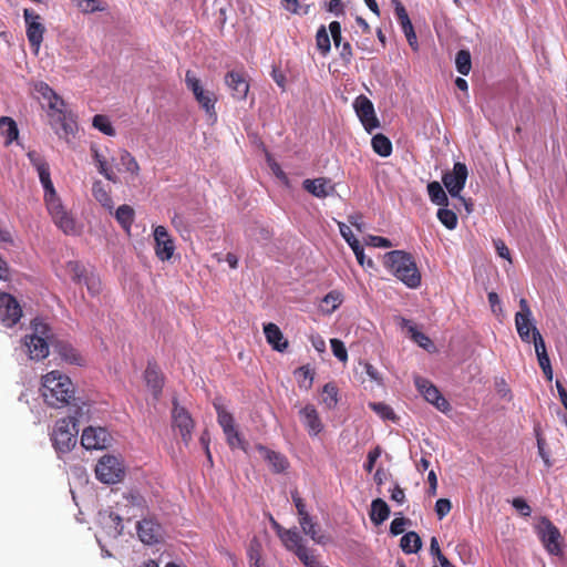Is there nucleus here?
<instances>
[{
    "label": "nucleus",
    "instance_id": "nucleus-48",
    "mask_svg": "<svg viewBox=\"0 0 567 567\" xmlns=\"http://www.w3.org/2000/svg\"><path fill=\"white\" fill-rule=\"evenodd\" d=\"M76 7L83 13H93L96 11H104L106 6L102 3L100 0H75Z\"/></svg>",
    "mask_w": 567,
    "mask_h": 567
},
{
    "label": "nucleus",
    "instance_id": "nucleus-5",
    "mask_svg": "<svg viewBox=\"0 0 567 567\" xmlns=\"http://www.w3.org/2000/svg\"><path fill=\"white\" fill-rule=\"evenodd\" d=\"M78 426L74 416L60 419L55 422L51 440L59 453H69L78 442Z\"/></svg>",
    "mask_w": 567,
    "mask_h": 567
},
{
    "label": "nucleus",
    "instance_id": "nucleus-35",
    "mask_svg": "<svg viewBox=\"0 0 567 567\" xmlns=\"http://www.w3.org/2000/svg\"><path fill=\"white\" fill-rule=\"evenodd\" d=\"M371 145L378 155L388 157L392 154L393 147L391 141L382 133L375 134L371 140Z\"/></svg>",
    "mask_w": 567,
    "mask_h": 567
},
{
    "label": "nucleus",
    "instance_id": "nucleus-40",
    "mask_svg": "<svg viewBox=\"0 0 567 567\" xmlns=\"http://www.w3.org/2000/svg\"><path fill=\"white\" fill-rule=\"evenodd\" d=\"M338 388L334 383L329 382L322 389V403L327 409H334L338 404Z\"/></svg>",
    "mask_w": 567,
    "mask_h": 567
},
{
    "label": "nucleus",
    "instance_id": "nucleus-38",
    "mask_svg": "<svg viewBox=\"0 0 567 567\" xmlns=\"http://www.w3.org/2000/svg\"><path fill=\"white\" fill-rule=\"evenodd\" d=\"M271 526L276 530L277 536L282 542L284 546L286 547L288 544H296V540L298 539V535H300L296 529H286L284 528L277 520H275L272 517L270 518Z\"/></svg>",
    "mask_w": 567,
    "mask_h": 567
},
{
    "label": "nucleus",
    "instance_id": "nucleus-31",
    "mask_svg": "<svg viewBox=\"0 0 567 567\" xmlns=\"http://www.w3.org/2000/svg\"><path fill=\"white\" fill-rule=\"evenodd\" d=\"M390 516V507L382 498L373 499L371 503L370 519L374 525H380Z\"/></svg>",
    "mask_w": 567,
    "mask_h": 567
},
{
    "label": "nucleus",
    "instance_id": "nucleus-56",
    "mask_svg": "<svg viewBox=\"0 0 567 567\" xmlns=\"http://www.w3.org/2000/svg\"><path fill=\"white\" fill-rule=\"evenodd\" d=\"M43 188H44V202L45 205L51 204L53 202L59 200L60 198L56 195L55 188L53 186V183L50 179L41 182Z\"/></svg>",
    "mask_w": 567,
    "mask_h": 567
},
{
    "label": "nucleus",
    "instance_id": "nucleus-54",
    "mask_svg": "<svg viewBox=\"0 0 567 567\" xmlns=\"http://www.w3.org/2000/svg\"><path fill=\"white\" fill-rule=\"evenodd\" d=\"M330 344L333 355L340 361L346 362L348 360V352L344 343L339 339H331Z\"/></svg>",
    "mask_w": 567,
    "mask_h": 567
},
{
    "label": "nucleus",
    "instance_id": "nucleus-58",
    "mask_svg": "<svg viewBox=\"0 0 567 567\" xmlns=\"http://www.w3.org/2000/svg\"><path fill=\"white\" fill-rule=\"evenodd\" d=\"M381 453H382V450L379 445H377L374 449H372L369 453H368V456H367V461L363 465L364 470L368 472V473H371L374 465H375V462L378 461V458L381 456Z\"/></svg>",
    "mask_w": 567,
    "mask_h": 567
},
{
    "label": "nucleus",
    "instance_id": "nucleus-24",
    "mask_svg": "<svg viewBox=\"0 0 567 567\" xmlns=\"http://www.w3.org/2000/svg\"><path fill=\"white\" fill-rule=\"evenodd\" d=\"M302 187L305 190L318 198H326L334 192V185L326 177L305 179L302 182Z\"/></svg>",
    "mask_w": 567,
    "mask_h": 567
},
{
    "label": "nucleus",
    "instance_id": "nucleus-62",
    "mask_svg": "<svg viewBox=\"0 0 567 567\" xmlns=\"http://www.w3.org/2000/svg\"><path fill=\"white\" fill-rule=\"evenodd\" d=\"M512 505L515 509H517L520 515L528 517L532 514V508L527 504V502L522 497H516L512 501Z\"/></svg>",
    "mask_w": 567,
    "mask_h": 567
},
{
    "label": "nucleus",
    "instance_id": "nucleus-29",
    "mask_svg": "<svg viewBox=\"0 0 567 567\" xmlns=\"http://www.w3.org/2000/svg\"><path fill=\"white\" fill-rule=\"evenodd\" d=\"M286 549L296 554V556L300 559V561L306 567H316L319 565L318 560L313 555H311L308 548L303 545V539L301 535H298V539L296 544H288Z\"/></svg>",
    "mask_w": 567,
    "mask_h": 567
},
{
    "label": "nucleus",
    "instance_id": "nucleus-41",
    "mask_svg": "<svg viewBox=\"0 0 567 567\" xmlns=\"http://www.w3.org/2000/svg\"><path fill=\"white\" fill-rule=\"evenodd\" d=\"M455 65L458 73L467 75L472 69L471 53L467 50H460L455 56Z\"/></svg>",
    "mask_w": 567,
    "mask_h": 567
},
{
    "label": "nucleus",
    "instance_id": "nucleus-7",
    "mask_svg": "<svg viewBox=\"0 0 567 567\" xmlns=\"http://www.w3.org/2000/svg\"><path fill=\"white\" fill-rule=\"evenodd\" d=\"M536 534L548 554L553 556L563 555V537L559 529L553 522L543 516L536 525Z\"/></svg>",
    "mask_w": 567,
    "mask_h": 567
},
{
    "label": "nucleus",
    "instance_id": "nucleus-27",
    "mask_svg": "<svg viewBox=\"0 0 567 567\" xmlns=\"http://www.w3.org/2000/svg\"><path fill=\"white\" fill-rule=\"evenodd\" d=\"M144 379L147 386L152 390L153 395L158 398L163 390L164 377L155 363L150 362L147 364L144 372Z\"/></svg>",
    "mask_w": 567,
    "mask_h": 567
},
{
    "label": "nucleus",
    "instance_id": "nucleus-10",
    "mask_svg": "<svg viewBox=\"0 0 567 567\" xmlns=\"http://www.w3.org/2000/svg\"><path fill=\"white\" fill-rule=\"evenodd\" d=\"M23 18L25 22V33L29 44L33 51L38 53L43 42V35L45 32V27L41 21L42 18L32 9H24Z\"/></svg>",
    "mask_w": 567,
    "mask_h": 567
},
{
    "label": "nucleus",
    "instance_id": "nucleus-34",
    "mask_svg": "<svg viewBox=\"0 0 567 567\" xmlns=\"http://www.w3.org/2000/svg\"><path fill=\"white\" fill-rule=\"evenodd\" d=\"M400 547L405 554L417 553L422 547L421 537L415 532H409L402 536Z\"/></svg>",
    "mask_w": 567,
    "mask_h": 567
},
{
    "label": "nucleus",
    "instance_id": "nucleus-15",
    "mask_svg": "<svg viewBox=\"0 0 567 567\" xmlns=\"http://www.w3.org/2000/svg\"><path fill=\"white\" fill-rule=\"evenodd\" d=\"M22 317V309L18 300L7 292H0V321L3 326L11 328Z\"/></svg>",
    "mask_w": 567,
    "mask_h": 567
},
{
    "label": "nucleus",
    "instance_id": "nucleus-37",
    "mask_svg": "<svg viewBox=\"0 0 567 567\" xmlns=\"http://www.w3.org/2000/svg\"><path fill=\"white\" fill-rule=\"evenodd\" d=\"M427 193L431 202L439 206H447L449 198L443 187L439 182H431L427 184Z\"/></svg>",
    "mask_w": 567,
    "mask_h": 567
},
{
    "label": "nucleus",
    "instance_id": "nucleus-64",
    "mask_svg": "<svg viewBox=\"0 0 567 567\" xmlns=\"http://www.w3.org/2000/svg\"><path fill=\"white\" fill-rule=\"evenodd\" d=\"M392 3L394 6L395 16L399 23L405 22L406 19H410L404 6L400 0H392Z\"/></svg>",
    "mask_w": 567,
    "mask_h": 567
},
{
    "label": "nucleus",
    "instance_id": "nucleus-25",
    "mask_svg": "<svg viewBox=\"0 0 567 567\" xmlns=\"http://www.w3.org/2000/svg\"><path fill=\"white\" fill-rule=\"evenodd\" d=\"M53 351L69 364L83 365L84 359L82 355L72 347L71 343L59 340L52 342Z\"/></svg>",
    "mask_w": 567,
    "mask_h": 567
},
{
    "label": "nucleus",
    "instance_id": "nucleus-3",
    "mask_svg": "<svg viewBox=\"0 0 567 567\" xmlns=\"http://www.w3.org/2000/svg\"><path fill=\"white\" fill-rule=\"evenodd\" d=\"M385 266L408 288L421 286L422 276L413 256L403 250H392L385 254Z\"/></svg>",
    "mask_w": 567,
    "mask_h": 567
},
{
    "label": "nucleus",
    "instance_id": "nucleus-46",
    "mask_svg": "<svg viewBox=\"0 0 567 567\" xmlns=\"http://www.w3.org/2000/svg\"><path fill=\"white\" fill-rule=\"evenodd\" d=\"M66 271L70 274L72 280L76 284H82L86 276V269L79 261L71 260L66 264Z\"/></svg>",
    "mask_w": 567,
    "mask_h": 567
},
{
    "label": "nucleus",
    "instance_id": "nucleus-9",
    "mask_svg": "<svg viewBox=\"0 0 567 567\" xmlns=\"http://www.w3.org/2000/svg\"><path fill=\"white\" fill-rule=\"evenodd\" d=\"M185 83L187 89L193 92L195 100L206 111V113L215 115V104L217 102V97L213 92L205 91L203 89L200 80L193 71H186Z\"/></svg>",
    "mask_w": 567,
    "mask_h": 567
},
{
    "label": "nucleus",
    "instance_id": "nucleus-19",
    "mask_svg": "<svg viewBox=\"0 0 567 567\" xmlns=\"http://www.w3.org/2000/svg\"><path fill=\"white\" fill-rule=\"evenodd\" d=\"M155 254L162 261L169 260L175 251V244L166 227L154 228Z\"/></svg>",
    "mask_w": 567,
    "mask_h": 567
},
{
    "label": "nucleus",
    "instance_id": "nucleus-61",
    "mask_svg": "<svg viewBox=\"0 0 567 567\" xmlns=\"http://www.w3.org/2000/svg\"><path fill=\"white\" fill-rule=\"evenodd\" d=\"M412 339L422 348L426 349L432 342L427 336L417 331L415 327L410 328Z\"/></svg>",
    "mask_w": 567,
    "mask_h": 567
},
{
    "label": "nucleus",
    "instance_id": "nucleus-17",
    "mask_svg": "<svg viewBox=\"0 0 567 567\" xmlns=\"http://www.w3.org/2000/svg\"><path fill=\"white\" fill-rule=\"evenodd\" d=\"M467 167L463 163H455L452 172L443 175L442 182L452 197L460 196L467 179Z\"/></svg>",
    "mask_w": 567,
    "mask_h": 567
},
{
    "label": "nucleus",
    "instance_id": "nucleus-44",
    "mask_svg": "<svg viewBox=\"0 0 567 567\" xmlns=\"http://www.w3.org/2000/svg\"><path fill=\"white\" fill-rule=\"evenodd\" d=\"M93 126L107 136L115 135V128L106 115L97 114L93 117Z\"/></svg>",
    "mask_w": 567,
    "mask_h": 567
},
{
    "label": "nucleus",
    "instance_id": "nucleus-63",
    "mask_svg": "<svg viewBox=\"0 0 567 567\" xmlns=\"http://www.w3.org/2000/svg\"><path fill=\"white\" fill-rule=\"evenodd\" d=\"M329 31L331 33V38L333 40L334 47L339 48L340 47V42L342 40L340 22H338V21L330 22Z\"/></svg>",
    "mask_w": 567,
    "mask_h": 567
},
{
    "label": "nucleus",
    "instance_id": "nucleus-13",
    "mask_svg": "<svg viewBox=\"0 0 567 567\" xmlns=\"http://www.w3.org/2000/svg\"><path fill=\"white\" fill-rule=\"evenodd\" d=\"M354 111L368 133L380 127V121L375 115L373 103L363 94L353 102Z\"/></svg>",
    "mask_w": 567,
    "mask_h": 567
},
{
    "label": "nucleus",
    "instance_id": "nucleus-2",
    "mask_svg": "<svg viewBox=\"0 0 567 567\" xmlns=\"http://www.w3.org/2000/svg\"><path fill=\"white\" fill-rule=\"evenodd\" d=\"M41 396L44 403L52 409L65 406L75 408L79 413L83 402L75 396V386L72 380L62 372L53 370L41 378Z\"/></svg>",
    "mask_w": 567,
    "mask_h": 567
},
{
    "label": "nucleus",
    "instance_id": "nucleus-26",
    "mask_svg": "<svg viewBox=\"0 0 567 567\" xmlns=\"http://www.w3.org/2000/svg\"><path fill=\"white\" fill-rule=\"evenodd\" d=\"M257 450L265 461L268 462L274 473H284L289 467V461L284 454L269 450L264 445H258Z\"/></svg>",
    "mask_w": 567,
    "mask_h": 567
},
{
    "label": "nucleus",
    "instance_id": "nucleus-14",
    "mask_svg": "<svg viewBox=\"0 0 567 567\" xmlns=\"http://www.w3.org/2000/svg\"><path fill=\"white\" fill-rule=\"evenodd\" d=\"M414 383L423 398L433 404L439 411L444 413L450 411L451 405L449 401L430 380L417 375L414 378Z\"/></svg>",
    "mask_w": 567,
    "mask_h": 567
},
{
    "label": "nucleus",
    "instance_id": "nucleus-32",
    "mask_svg": "<svg viewBox=\"0 0 567 567\" xmlns=\"http://www.w3.org/2000/svg\"><path fill=\"white\" fill-rule=\"evenodd\" d=\"M0 134L6 137L4 145L8 146L19 137V130L16 121L9 116L0 117Z\"/></svg>",
    "mask_w": 567,
    "mask_h": 567
},
{
    "label": "nucleus",
    "instance_id": "nucleus-53",
    "mask_svg": "<svg viewBox=\"0 0 567 567\" xmlns=\"http://www.w3.org/2000/svg\"><path fill=\"white\" fill-rule=\"evenodd\" d=\"M369 406L378 413L383 420H394L395 414L393 409L385 403H370Z\"/></svg>",
    "mask_w": 567,
    "mask_h": 567
},
{
    "label": "nucleus",
    "instance_id": "nucleus-51",
    "mask_svg": "<svg viewBox=\"0 0 567 567\" xmlns=\"http://www.w3.org/2000/svg\"><path fill=\"white\" fill-rule=\"evenodd\" d=\"M342 301H343V295L338 290H332V291L328 292L322 299L323 303L331 306V308L328 309L329 313L333 312L337 308H339V306L342 303Z\"/></svg>",
    "mask_w": 567,
    "mask_h": 567
},
{
    "label": "nucleus",
    "instance_id": "nucleus-43",
    "mask_svg": "<svg viewBox=\"0 0 567 567\" xmlns=\"http://www.w3.org/2000/svg\"><path fill=\"white\" fill-rule=\"evenodd\" d=\"M247 555L251 567H261V544L257 538L250 540Z\"/></svg>",
    "mask_w": 567,
    "mask_h": 567
},
{
    "label": "nucleus",
    "instance_id": "nucleus-23",
    "mask_svg": "<svg viewBox=\"0 0 567 567\" xmlns=\"http://www.w3.org/2000/svg\"><path fill=\"white\" fill-rule=\"evenodd\" d=\"M299 414L310 436H317L323 430L319 413L312 404H307Z\"/></svg>",
    "mask_w": 567,
    "mask_h": 567
},
{
    "label": "nucleus",
    "instance_id": "nucleus-11",
    "mask_svg": "<svg viewBox=\"0 0 567 567\" xmlns=\"http://www.w3.org/2000/svg\"><path fill=\"white\" fill-rule=\"evenodd\" d=\"M515 326L522 341L527 343L535 337V330H538L533 323V313L525 298L519 300V311L515 315Z\"/></svg>",
    "mask_w": 567,
    "mask_h": 567
},
{
    "label": "nucleus",
    "instance_id": "nucleus-12",
    "mask_svg": "<svg viewBox=\"0 0 567 567\" xmlns=\"http://www.w3.org/2000/svg\"><path fill=\"white\" fill-rule=\"evenodd\" d=\"M136 532L140 540L145 545L158 544L164 538V528L153 516L138 520Z\"/></svg>",
    "mask_w": 567,
    "mask_h": 567
},
{
    "label": "nucleus",
    "instance_id": "nucleus-28",
    "mask_svg": "<svg viewBox=\"0 0 567 567\" xmlns=\"http://www.w3.org/2000/svg\"><path fill=\"white\" fill-rule=\"evenodd\" d=\"M264 333L267 342L279 352H284L288 348V341L284 338V334L279 327L272 322L264 326Z\"/></svg>",
    "mask_w": 567,
    "mask_h": 567
},
{
    "label": "nucleus",
    "instance_id": "nucleus-30",
    "mask_svg": "<svg viewBox=\"0 0 567 567\" xmlns=\"http://www.w3.org/2000/svg\"><path fill=\"white\" fill-rule=\"evenodd\" d=\"M92 157L97 166V171L101 175H103L107 181L116 184L118 182L117 175L113 172V169L109 166L105 156H103L97 147L91 146Z\"/></svg>",
    "mask_w": 567,
    "mask_h": 567
},
{
    "label": "nucleus",
    "instance_id": "nucleus-49",
    "mask_svg": "<svg viewBox=\"0 0 567 567\" xmlns=\"http://www.w3.org/2000/svg\"><path fill=\"white\" fill-rule=\"evenodd\" d=\"M125 499L127 502L126 506H131L143 514L147 509V502L146 499L140 494V493H128L125 496Z\"/></svg>",
    "mask_w": 567,
    "mask_h": 567
},
{
    "label": "nucleus",
    "instance_id": "nucleus-39",
    "mask_svg": "<svg viewBox=\"0 0 567 567\" xmlns=\"http://www.w3.org/2000/svg\"><path fill=\"white\" fill-rule=\"evenodd\" d=\"M94 198L105 208H113V200L110 193L104 188L102 182L96 181L92 186Z\"/></svg>",
    "mask_w": 567,
    "mask_h": 567
},
{
    "label": "nucleus",
    "instance_id": "nucleus-4",
    "mask_svg": "<svg viewBox=\"0 0 567 567\" xmlns=\"http://www.w3.org/2000/svg\"><path fill=\"white\" fill-rule=\"evenodd\" d=\"M213 406L217 413V422L223 429L228 446L231 450L240 449L246 452L247 442L245 441L241 433L238 431L233 414L225 409L219 398H216L213 401Z\"/></svg>",
    "mask_w": 567,
    "mask_h": 567
},
{
    "label": "nucleus",
    "instance_id": "nucleus-16",
    "mask_svg": "<svg viewBox=\"0 0 567 567\" xmlns=\"http://www.w3.org/2000/svg\"><path fill=\"white\" fill-rule=\"evenodd\" d=\"M173 427L178 430L182 440L185 444H188L192 440V432L195 423L189 412L178 404L176 400L173 402Z\"/></svg>",
    "mask_w": 567,
    "mask_h": 567
},
{
    "label": "nucleus",
    "instance_id": "nucleus-60",
    "mask_svg": "<svg viewBox=\"0 0 567 567\" xmlns=\"http://www.w3.org/2000/svg\"><path fill=\"white\" fill-rule=\"evenodd\" d=\"M452 508V504L447 498H440L435 503V513L439 519L445 517Z\"/></svg>",
    "mask_w": 567,
    "mask_h": 567
},
{
    "label": "nucleus",
    "instance_id": "nucleus-1",
    "mask_svg": "<svg viewBox=\"0 0 567 567\" xmlns=\"http://www.w3.org/2000/svg\"><path fill=\"white\" fill-rule=\"evenodd\" d=\"M33 92L38 100L47 103L50 124L55 133L66 141L70 136H74L78 131L76 121L73 113L66 110L64 100L42 81L33 84Z\"/></svg>",
    "mask_w": 567,
    "mask_h": 567
},
{
    "label": "nucleus",
    "instance_id": "nucleus-22",
    "mask_svg": "<svg viewBox=\"0 0 567 567\" xmlns=\"http://www.w3.org/2000/svg\"><path fill=\"white\" fill-rule=\"evenodd\" d=\"M225 83L230 89L233 97L237 100H245L247 97L249 84L241 72H228L225 75Z\"/></svg>",
    "mask_w": 567,
    "mask_h": 567
},
{
    "label": "nucleus",
    "instance_id": "nucleus-57",
    "mask_svg": "<svg viewBox=\"0 0 567 567\" xmlns=\"http://www.w3.org/2000/svg\"><path fill=\"white\" fill-rule=\"evenodd\" d=\"M411 524V520L409 518H405V517H396L394 518L392 522H391V525H390V533L393 535V536H398L400 534H402L405 529V526L410 525Z\"/></svg>",
    "mask_w": 567,
    "mask_h": 567
},
{
    "label": "nucleus",
    "instance_id": "nucleus-33",
    "mask_svg": "<svg viewBox=\"0 0 567 567\" xmlns=\"http://www.w3.org/2000/svg\"><path fill=\"white\" fill-rule=\"evenodd\" d=\"M118 158L124 171L132 177H138L141 173V166L136 158L125 148L120 150Z\"/></svg>",
    "mask_w": 567,
    "mask_h": 567
},
{
    "label": "nucleus",
    "instance_id": "nucleus-6",
    "mask_svg": "<svg viewBox=\"0 0 567 567\" xmlns=\"http://www.w3.org/2000/svg\"><path fill=\"white\" fill-rule=\"evenodd\" d=\"M33 333L24 337V347L32 360H41L49 354L50 327L35 319L32 321Z\"/></svg>",
    "mask_w": 567,
    "mask_h": 567
},
{
    "label": "nucleus",
    "instance_id": "nucleus-59",
    "mask_svg": "<svg viewBox=\"0 0 567 567\" xmlns=\"http://www.w3.org/2000/svg\"><path fill=\"white\" fill-rule=\"evenodd\" d=\"M28 158L32 166L37 169V172L41 171L42 168L49 166L48 162L44 159V157L38 153L37 151H30L28 152Z\"/></svg>",
    "mask_w": 567,
    "mask_h": 567
},
{
    "label": "nucleus",
    "instance_id": "nucleus-52",
    "mask_svg": "<svg viewBox=\"0 0 567 567\" xmlns=\"http://www.w3.org/2000/svg\"><path fill=\"white\" fill-rule=\"evenodd\" d=\"M291 497H292V501L297 508V513L299 516V524L303 525L307 523L308 514H309L306 509V504H305L303 499L299 496L298 492H293L291 494Z\"/></svg>",
    "mask_w": 567,
    "mask_h": 567
},
{
    "label": "nucleus",
    "instance_id": "nucleus-42",
    "mask_svg": "<svg viewBox=\"0 0 567 567\" xmlns=\"http://www.w3.org/2000/svg\"><path fill=\"white\" fill-rule=\"evenodd\" d=\"M302 532L310 536V538L318 543L323 544L324 543V536L320 534V527L319 525L312 520V517L308 514L307 523L303 525H300Z\"/></svg>",
    "mask_w": 567,
    "mask_h": 567
},
{
    "label": "nucleus",
    "instance_id": "nucleus-50",
    "mask_svg": "<svg viewBox=\"0 0 567 567\" xmlns=\"http://www.w3.org/2000/svg\"><path fill=\"white\" fill-rule=\"evenodd\" d=\"M82 284H84L87 288V291L92 295V296H96L101 292L102 290V282H101V279L94 275V274H86V276L84 277V279L82 280Z\"/></svg>",
    "mask_w": 567,
    "mask_h": 567
},
{
    "label": "nucleus",
    "instance_id": "nucleus-8",
    "mask_svg": "<svg viewBox=\"0 0 567 567\" xmlns=\"http://www.w3.org/2000/svg\"><path fill=\"white\" fill-rule=\"evenodd\" d=\"M95 475L104 484H116L124 478L125 467L121 458L114 455H104L95 466Z\"/></svg>",
    "mask_w": 567,
    "mask_h": 567
},
{
    "label": "nucleus",
    "instance_id": "nucleus-55",
    "mask_svg": "<svg viewBox=\"0 0 567 567\" xmlns=\"http://www.w3.org/2000/svg\"><path fill=\"white\" fill-rule=\"evenodd\" d=\"M537 360H538V364H539L540 369L543 370L545 378L548 381H551L553 380V369H551L550 360H549L547 352L537 354Z\"/></svg>",
    "mask_w": 567,
    "mask_h": 567
},
{
    "label": "nucleus",
    "instance_id": "nucleus-20",
    "mask_svg": "<svg viewBox=\"0 0 567 567\" xmlns=\"http://www.w3.org/2000/svg\"><path fill=\"white\" fill-rule=\"evenodd\" d=\"M54 224L66 235L75 233V221L62 206L60 199L47 205Z\"/></svg>",
    "mask_w": 567,
    "mask_h": 567
},
{
    "label": "nucleus",
    "instance_id": "nucleus-18",
    "mask_svg": "<svg viewBox=\"0 0 567 567\" xmlns=\"http://www.w3.org/2000/svg\"><path fill=\"white\" fill-rule=\"evenodd\" d=\"M111 442L110 433L103 427H86L81 436V444L86 450H102Z\"/></svg>",
    "mask_w": 567,
    "mask_h": 567
},
{
    "label": "nucleus",
    "instance_id": "nucleus-36",
    "mask_svg": "<svg viewBox=\"0 0 567 567\" xmlns=\"http://www.w3.org/2000/svg\"><path fill=\"white\" fill-rule=\"evenodd\" d=\"M135 212L126 204L121 205L115 212V218L123 229L130 231L134 221Z\"/></svg>",
    "mask_w": 567,
    "mask_h": 567
},
{
    "label": "nucleus",
    "instance_id": "nucleus-47",
    "mask_svg": "<svg viewBox=\"0 0 567 567\" xmlns=\"http://www.w3.org/2000/svg\"><path fill=\"white\" fill-rule=\"evenodd\" d=\"M316 43H317L318 50L323 55H326L330 51V48H331L330 37H329L324 25H321L318 29L317 34H316Z\"/></svg>",
    "mask_w": 567,
    "mask_h": 567
},
{
    "label": "nucleus",
    "instance_id": "nucleus-45",
    "mask_svg": "<svg viewBox=\"0 0 567 567\" xmlns=\"http://www.w3.org/2000/svg\"><path fill=\"white\" fill-rule=\"evenodd\" d=\"M439 220L450 230L455 229L457 226V215L447 208H440L437 210Z\"/></svg>",
    "mask_w": 567,
    "mask_h": 567
},
{
    "label": "nucleus",
    "instance_id": "nucleus-21",
    "mask_svg": "<svg viewBox=\"0 0 567 567\" xmlns=\"http://www.w3.org/2000/svg\"><path fill=\"white\" fill-rule=\"evenodd\" d=\"M340 234L342 235L344 240L348 243V245L353 250L359 265L362 267L367 266L368 268H373L374 267L373 260L365 259L364 249H363L362 245L360 244V241L354 237L350 227L344 224H340Z\"/></svg>",
    "mask_w": 567,
    "mask_h": 567
}]
</instances>
